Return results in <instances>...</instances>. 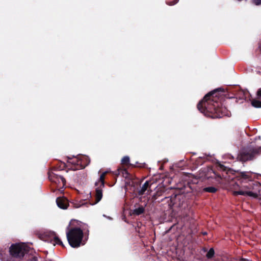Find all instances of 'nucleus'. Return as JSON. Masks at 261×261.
Segmentation results:
<instances>
[{
    "instance_id": "obj_4",
    "label": "nucleus",
    "mask_w": 261,
    "mask_h": 261,
    "mask_svg": "<svg viewBox=\"0 0 261 261\" xmlns=\"http://www.w3.org/2000/svg\"><path fill=\"white\" fill-rule=\"evenodd\" d=\"M9 251L14 257L22 258L29 251V248L24 243H16L11 245Z\"/></svg>"
},
{
    "instance_id": "obj_13",
    "label": "nucleus",
    "mask_w": 261,
    "mask_h": 261,
    "mask_svg": "<svg viewBox=\"0 0 261 261\" xmlns=\"http://www.w3.org/2000/svg\"><path fill=\"white\" fill-rule=\"evenodd\" d=\"M144 211V208L142 206L139 207L134 210L133 213L137 215H139L142 214Z\"/></svg>"
},
{
    "instance_id": "obj_3",
    "label": "nucleus",
    "mask_w": 261,
    "mask_h": 261,
    "mask_svg": "<svg viewBox=\"0 0 261 261\" xmlns=\"http://www.w3.org/2000/svg\"><path fill=\"white\" fill-rule=\"evenodd\" d=\"M253 183L251 180L249 181H243L241 182L240 189L239 191H234L233 194L234 195H246L253 198L257 197L258 194L252 191V190L253 189Z\"/></svg>"
},
{
    "instance_id": "obj_18",
    "label": "nucleus",
    "mask_w": 261,
    "mask_h": 261,
    "mask_svg": "<svg viewBox=\"0 0 261 261\" xmlns=\"http://www.w3.org/2000/svg\"><path fill=\"white\" fill-rule=\"evenodd\" d=\"M129 162V158L128 156H124L121 160L122 164H127Z\"/></svg>"
},
{
    "instance_id": "obj_16",
    "label": "nucleus",
    "mask_w": 261,
    "mask_h": 261,
    "mask_svg": "<svg viewBox=\"0 0 261 261\" xmlns=\"http://www.w3.org/2000/svg\"><path fill=\"white\" fill-rule=\"evenodd\" d=\"M52 243L55 245L56 244L63 245L62 242L61 240L57 237H55L54 238V240L52 241Z\"/></svg>"
},
{
    "instance_id": "obj_12",
    "label": "nucleus",
    "mask_w": 261,
    "mask_h": 261,
    "mask_svg": "<svg viewBox=\"0 0 261 261\" xmlns=\"http://www.w3.org/2000/svg\"><path fill=\"white\" fill-rule=\"evenodd\" d=\"M107 172H108V171H106V172H103V173H102L101 174V175L100 176L99 181L98 182L99 183V185H100V187H104V186H105L104 178H105V176Z\"/></svg>"
},
{
    "instance_id": "obj_24",
    "label": "nucleus",
    "mask_w": 261,
    "mask_h": 261,
    "mask_svg": "<svg viewBox=\"0 0 261 261\" xmlns=\"http://www.w3.org/2000/svg\"><path fill=\"white\" fill-rule=\"evenodd\" d=\"M202 234L203 235H206L207 234V232L205 231V232H202Z\"/></svg>"
},
{
    "instance_id": "obj_17",
    "label": "nucleus",
    "mask_w": 261,
    "mask_h": 261,
    "mask_svg": "<svg viewBox=\"0 0 261 261\" xmlns=\"http://www.w3.org/2000/svg\"><path fill=\"white\" fill-rule=\"evenodd\" d=\"M204 191L209 193H215L217 191V189L213 187H208L205 188Z\"/></svg>"
},
{
    "instance_id": "obj_22",
    "label": "nucleus",
    "mask_w": 261,
    "mask_h": 261,
    "mask_svg": "<svg viewBox=\"0 0 261 261\" xmlns=\"http://www.w3.org/2000/svg\"><path fill=\"white\" fill-rule=\"evenodd\" d=\"M103 216L106 217V216L105 215H103ZM107 218L109 219H111V218L110 217H107Z\"/></svg>"
},
{
    "instance_id": "obj_11",
    "label": "nucleus",
    "mask_w": 261,
    "mask_h": 261,
    "mask_svg": "<svg viewBox=\"0 0 261 261\" xmlns=\"http://www.w3.org/2000/svg\"><path fill=\"white\" fill-rule=\"evenodd\" d=\"M249 175L246 172H243L241 173V177H240V180L241 182L243 181H249L250 179H249Z\"/></svg>"
},
{
    "instance_id": "obj_26",
    "label": "nucleus",
    "mask_w": 261,
    "mask_h": 261,
    "mask_svg": "<svg viewBox=\"0 0 261 261\" xmlns=\"http://www.w3.org/2000/svg\"><path fill=\"white\" fill-rule=\"evenodd\" d=\"M72 163H73V164H76V163L75 162H72Z\"/></svg>"
},
{
    "instance_id": "obj_8",
    "label": "nucleus",
    "mask_w": 261,
    "mask_h": 261,
    "mask_svg": "<svg viewBox=\"0 0 261 261\" xmlns=\"http://www.w3.org/2000/svg\"><path fill=\"white\" fill-rule=\"evenodd\" d=\"M56 203L58 206L60 208L66 209L67 208V202L65 199L57 198Z\"/></svg>"
},
{
    "instance_id": "obj_7",
    "label": "nucleus",
    "mask_w": 261,
    "mask_h": 261,
    "mask_svg": "<svg viewBox=\"0 0 261 261\" xmlns=\"http://www.w3.org/2000/svg\"><path fill=\"white\" fill-rule=\"evenodd\" d=\"M49 178L50 180L53 182H55L56 183L58 184L62 182L63 184V186H64L65 185L66 180L62 176L53 174L49 175Z\"/></svg>"
},
{
    "instance_id": "obj_6",
    "label": "nucleus",
    "mask_w": 261,
    "mask_h": 261,
    "mask_svg": "<svg viewBox=\"0 0 261 261\" xmlns=\"http://www.w3.org/2000/svg\"><path fill=\"white\" fill-rule=\"evenodd\" d=\"M251 104L255 108H261V88L257 90L256 97L252 100Z\"/></svg>"
},
{
    "instance_id": "obj_19",
    "label": "nucleus",
    "mask_w": 261,
    "mask_h": 261,
    "mask_svg": "<svg viewBox=\"0 0 261 261\" xmlns=\"http://www.w3.org/2000/svg\"><path fill=\"white\" fill-rule=\"evenodd\" d=\"M252 3L256 6L261 5V0H252Z\"/></svg>"
},
{
    "instance_id": "obj_14",
    "label": "nucleus",
    "mask_w": 261,
    "mask_h": 261,
    "mask_svg": "<svg viewBox=\"0 0 261 261\" xmlns=\"http://www.w3.org/2000/svg\"><path fill=\"white\" fill-rule=\"evenodd\" d=\"M118 174H122L124 178H126L128 177V173L126 169H118Z\"/></svg>"
},
{
    "instance_id": "obj_9",
    "label": "nucleus",
    "mask_w": 261,
    "mask_h": 261,
    "mask_svg": "<svg viewBox=\"0 0 261 261\" xmlns=\"http://www.w3.org/2000/svg\"><path fill=\"white\" fill-rule=\"evenodd\" d=\"M102 188L103 187H100V185H99V187L96 189V201L95 202V204L100 201L102 197Z\"/></svg>"
},
{
    "instance_id": "obj_28",
    "label": "nucleus",
    "mask_w": 261,
    "mask_h": 261,
    "mask_svg": "<svg viewBox=\"0 0 261 261\" xmlns=\"http://www.w3.org/2000/svg\"><path fill=\"white\" fill-rule=\"evenodd\" d=\"M98 182H95V185H97Z\"/></svg>"
},
{
    "instance_id": "obj_20",
    "label": "nucleus",
    "mask_w": 261,
    "mask_h": 261,
    "mask_svg": "<svg viewBox=\"0 0 261 261\" xmlns=\"http://www.w3.org/2000/svg\"><path fill=\"white\" fill-rule=\"evenodd\" d=\"M177 2H178L177 0H175L174 2H171V3H167V4L169 5L172 6V5H174L175 4H176L177 3Z\"/></svg>"
},
{
    "instance_id": "obj_1",
    "label": "nucleus",
    "mask_w": 261,
    "mask_h": 261,
    "mask_svg": "<svg viewBox=\"0 0 261 261\" xmlns=\"http://www.w3.org/2000/svg\"><path fill=\"white\" fill-rule=\"evenodd\" d=\"M217 91L223 92L224 90L222 88H218L206 94L203 99L198 103L197 108L199 111L207 116H210L209 113H212L214 110H215L217 113L222 112V115H219V117L229 116V113L223 112L222 109L217 108L216 110V106L214 105L213 101L214 100L213 95Z\"/></svg>"
},
{
    "instance_id": "obj_10",
    "label": "nucleus",
    "mask_w": 261,
    "mask_h": 261,
    "mask_svg": "<svg viewBox=\"0 0 261 261\" xmlns=\"http://www.w3.org/2000/svg\"><path fill=\"white\" fill-rule=\"evenodd\" d=\"M149 186V181L147 180L145 183L141 187L140 190L139 191V194L142 195L144 192L146 191Z\"/></svg>"
},
{
    "instance_id": "obj_5",
    "label": "nucleus",
    "mask_w": 261,
    "mask_h": 261,
    "mask_svg": "<svg viewBox=\"0 0 261 261\" xmlns=\"http://www.w3.org/2000/svg\"><path fill=\"white\" fill-rule=\"evenodd\" d=\"M261 153V146L255 148L253 146H250L245 148L241 153L239 156V159L243 161L251 160L253 156L258 153Z\"/></svg>"
},
{
    "instance_id": "obj_21",
    "label": "nucleus",
    "mask_w": 261,
    "mask_h": 261,
    "mask_svg": "<svg viewBox=\"0 0 261 261\" xmlns=\"http://www.w3.org/2000/svg\"><path fill=\"white\" fill-rule=\"evenodd\" d=\"M32 260H33V261H37V257H33V258H32Z\"/></svg>"
},
{
    "instance_id": "obj_23",
    "label": "nucleus",
    "mask_w": 261,
    "mask_h": 261,
    "mask_svg": "<svg viewBox=\"0 0 261 261\" xmlns=\"http://www.w3.org/2000/svg\"><path fill=\"white\" fill-rule=\"evenodd\" d=\"M228 157L229 158H233V156H232V155H228Z\"/></svg>"
},
{
    "instance_id": "obj_15",
    "label": "nucleus",
    "mask_w": 261,
    "mask_h": 261,
    "mask_svg": "<svg viewBox=\"0 0 261 261\" xmlns=\"http://www.w3.org/2000/svg\"><path fill=\"white\" fill-rule=\"evenodd\" d=\"M215 254V251L213 248H211L206 254V257L210 259L212 258Z\"/></svg>"
},
{
    "instance_id": "obj_2",
    "label": "nucleus",
    "mask_w": 261,
    "mask_h": 261,
    "mask_svg": "<svg viewBox=\"0 0 261 261\" xmlns=\"http://www.w3.org/2000/svg\"><path fill=\"white\" fill-rule=\"evenodd\" d=\"M69 244L73 248H77L81 244L83 231L80 228H73L66 232Z\"/></svg>"
},
{
    "instance_id": "obj_27",
    "label": "nucleus",
    "mask_w": 261,
    "mask_h": 261,
    "mask_svg": "<svg viewBox=\"0 0 261 261\" xmlns=\"http://www.w3.org/2000/svg\"><path fill=\"white\" fill-rule=\"evenodd\" d=\"M257 138H258V139H260V136H258Z\"/></svg>"
},
{
    "instance_id": "obj_25",
    "label": "nucleus",
    "mask_w": 261,
    "mask_h": 261,
    "mask_svg": "<svg viewBox=\"0 0 261 261\" xmlns=\"http://www.w3.org/2000/svg\"><path fill=\"white\" fill-rule=\"evenodd\" d=\"M84 203H83L82 204H80V206H78L77 207H79V206H82V205H84Z\"/></svg>"
}]
</instances>
